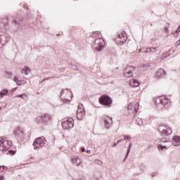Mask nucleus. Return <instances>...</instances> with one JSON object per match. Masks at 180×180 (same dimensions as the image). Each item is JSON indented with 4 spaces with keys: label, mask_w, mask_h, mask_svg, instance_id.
I'll list each match as a JSON object with an SVG mask.
<instances>
[{
    "label": "nucleus",
    "mask_w": 180,
    "mask_h": 180,
    "mask_svg": "<svg viewBox=\"0 0 180 180\" xmlns=\"http://www.w3.org/2000/svg\"><path fill=\"white\" fill-rule=\"evenodd\" d=\"M11 147H12V141L0 137V151L3 153L8 151L11 155H15V151L11 150Z\"/></svg>",
    "instance_id": "1"
},
{
    "label": "nucleus",
    "mask_w": 180,
    "mask_h": 180,
    "mask_svg": "<svg viewBox=\"0 0 180 180\" xmlns=\"http://www.w3.org/2000/svg\"><path fill=\"white\" fill-rule=\"evenodd\" d=\"M155 103L156 108H158L159 109H164L165 108L167 109V108L171 105V101H169L168 98L162 96L156 99Z\"/></svg>",
    "instance_id": "2"
},
{
    "label": "nucleus",
    "mask_w": 180,
    "mask_h": 180,
    "mask_svg": "<svg viewBox=\"0 0 180 180\" xmlns=\"http://www.w3.org/2000/svg\"><path fill=\"white\" fill-rule=\"evenodd\" d=\"M158 130L162 137L172 134V129H171V127L166 124H160L158 126Z\"/></svg>",
    "instance_id": "3"
},
{
    "label": "nucleus",
    "mask_w": 180,
    "mask_h": 180,
    "mask_svg": "<svg viewBox=\"0 0 180 180\" xmlns=\"http://www.w3.org/2000/svg\"><path fill=\"white\" fill-rule=\"evenodd\" d=\"M52 117L49 114H44L42 115H39L35 118V122L38 124H47L50 120H51Z\"/></svg>",
    "instance_id": "4"
},
{
    "label": "nucleus",
    "mask_w": 180,
    "mask_h": 180,
    "mask_svg": "<svg viewBox=\"0 0 180 180\" xmlns=\"http://www.w3.org/2000/svg\"><path fill=\"white\" fill-rule=\"evenodd\" d=\"M60 98L63 102H70L72 98V92L69 89H63L60 92Z\"/></svg>",
    "instance_id": "5"
},
{
    "label": "nucleus",
    "mask_w": 180,
    "mask_h": 180,
    "mask_svg": "<svg viewBox=\"0 0 180 180\" xmlns=\"http://www.w3.org/2000/svg\"><path fill=\"white\" fill-rule=\"evenodd\" d=\"M34 150H40L41 147L46 146V138L40 136L37 138L33 143Z\"/></svg>",
    "instance_id": "6"
},
{
    "label": "nucleus",
    "mask_w": 180,
    "mask_h": 180,
    "mask_svg": "<svg viewBox=\"0 0 180 180\" xmlns=\"http://www.w3.org/2000/svg\"><path fill=\"white\" fill-rule=\"evenodd\" d=\"M9 40H11V36L9 34L0 31V49H2V47H4Z\"/></svg>",
    "instance_id": "7"
},
{
    "label": "nucleus",
    "mask_w": 180,
    "mask_h": 180,
    "mask_svg": "<svg viewBox=\"0 0 180 180\" xmlns=\"http://www.w3.org/2000/svg\"><path fill=\"white\" fill-rule=\"evenodd\" d=\"M99 103L101 105H103L104 106H108V108L110 107L112 105V98L108 95H103L99 98Z\"/></svg>",
    "instance_id": "8"
},
{
    "label": "nucleus",
    "mask_w": 180,
    "mask_h": 180,
    "mask_svg": "<svg viewBox=\"0 0 180 180\" xmlns=\"http://www.w3.org/2000/svg\"><path fill=\"white\" fill-rule=\"evenodd\" d=\"M127 40V34H126V32L122 31L120 34L117 35V37L116 39V44L117 46H123L124 43H126Z\"/></svg>",
    "instance_id": "9"
},
{
    "label": "nucleus",
    "mask_w": 180,
    "mask_h": 180,
    "mask_svg": "<svg viewBox=\"0 0 180 180\" xmlns=\"http://www.w3.org/2000/svg\"><path fill=\"white\" fill-rule=\"evenodd\" d=\"M105 47V41L102 38H97L94 41V48L96 51H102V49Z\"/></svg>",
    "instance_id": "10"
},
{
    "label": "nucleus",
    "mask_w": 180,
    "mask_h": 180,
    "mask_svg": "<svg viewBox=\"0 0 180 180\" xmlns=\"http://www.w3.org/2000/svg\"><path fill=\"white\" fill-rule=\"evenodd\" d=\"M139 111V104H129L128 105V113L131 117H134L136 114Z\"/></svg>",
    "instance_id": "11"
},
{
    "label": "nucleus",
    "mask_w": 180,
    "mask_h": 180,
    "mask_svg": "<svg viewBox=\"0 0 180 180\" xmlns=\"http://www.w3.org/2000/svg\"><path fill=\"white\" fill-rule=\"evenodd\" d=\"M62 126L65 130H70V129H72V127H74V119H67L62 122Z\"/></svg>",
    "instance_id": "12"
},
{
    "label": "nucleus",
    "mask_w": 180,
    "mask_h": 180,
    "mask_svg": "<svg viewBox=\"0 0 180 180\" xmlns=\"http://www.w3.org/2000/svg\"><path fill=\"white\" fill-rule=\"evenodd\" d=\"M135 70H136V68L133 66H128L125 68L123 72L124 77L131 78V77H133V72H134Z\"/></svg>",
    "instance_id": "13"
},
{
    "label": "nucleus",
    "mask_w": 180,
    "mask_h": 180,
    "mask_svg": "<svg viewBox=\"0 0 180 180\" xmlns=\"http://www.w3.org/2000/svg\"><path fill=\"white\" fill-rule=\"evenodd\" d=\"M76 115H77V118L79 120H82V118L84 117V115H85V110L84 109V105L82 104L79 105Z\"/></svg>",
    "instance_id": "14"
},
{
    "label": "nucleus",
    "mask_w": 180,
    "mask_h": 180,
    "mask_svg": "<svg viewBox=\"0 0 180 180\" xmlns=\"http://www.w3.org/2000/svg\"><path fill=\"white\" fill-rule=\"evenodd\" d=\"M14 136H15L17 139H22L25 136V129L21 127H16L14 131Z\"/></svg>",
    "instance_id": "15"
},
{
    "label": "nucleus",
    "mask_w": 180,
    "mask_h": 180,
    "mask_svg": "<svg viewBox=\"0 0 180 180\" xmlns=\"http://www.w3.org/2000/svg\"><path fill=\"white\" fill-rule=\"evenodd\" d=\"M105 127V129H110V127L112 126L113 123V120H112V117L105 116L103 118Z\"/></svg>",
    "instance_id": "16"
},
{
    "label": "nucleus",
    "mask_w": 180,
    "mask_h": 180,
    "mask_svg": "<svg viewBox=\"0 0 180 180\" xmlns=\"http://www.w3.org/2000/svg\"><path fill=\"white\" fill-rule=\"evenodd\" d=\"M166 76H167V72H165V70L162 69H159L157 71L156 75H155L157 78H165Z\"/></svg>",
    "instance_id": "17"
},
{
    "label": "nucleus",
    "mask_w": 180,
    "mask_h": 180,
    "mask_svg": "<svg viewBox=\"0 0 180 180\" xmlns=\"http://www.w3.org/2000/svg\"><path fill=\"white\" fill-rule=\"evenodd\" d=\"M172 145L174 146V147H178L180 146V136H174L172 138Z\"/></svg>",
    "instance_id": "18"
},
{
    "label": "nucleus",
    "mask_w": 180,
    "mask_h": 180,
    "mask_svg": "<svg viewBox=\"0 0 180 180\" xmlns=\"http://www.w3.org/2000/svg\"><path fill=\"white\" fill-rule=\"evenodd\" d=\"M130 86H132V88L137 87L140 85V83L136 79L131 80L129 82Z\"/></svg>",
    "instance_id": "19"
},
{
    "label": "nucleus",
    "mask_w": 180,
    "mask_h": 180,
    "mask_svg": "<svg viewBox=\"0 0 180 180\" xmlns=\"http://www.w3.org/2000/svg\"><path fill=\"white\" fill-rule=\"evenodd\" d=\"M72 162L73 164H75V165H77V167H79V165H81V160H79V158H78L77 157H74L72 158Z\"/></svg>",
    "instance_id": "20"
},
{
    "label": "nucleus",
    "mask_w": 180,
    "mask_h": 180,
    "mask_svg": "<svg viewBox=\"0 0 180 180\" xmlns=\"http://www.w3.org/2000/svg\"><path fill=\"white\" fill-rule=\"evenodd\" d=\"M31 70L28 66H25L24 68L22 69V72L25 73V75H29L31 72Z\"/></svg>",
    "instance_id": "21"
},
{
    "label": "nucleus",
    "mask_w": 180,
    "mask_h": 180,
    "mask_svg": "<svg viewBox=\"0 0 180 180\" xmlns=\"http://www.w3.org/2000/svg\"><path fill=\"white\" fill-rule=\"evenodd\" d=\"M8 92L9 91H8V89H4L1 91H0V99L1 98H4V96H6Z\"/></svg>",
    "instance_id": "22"
},
{
    "label": "nucleus",
    "mask_w": 180,
    "mask_h": 180,
    "mask_svg": "<svg viewBox=\"0 0 180 180\" xmlns=\"http://www.w3.org/2000/svg\"><path fill=\"white\" fill-rule=\"evenodd\" d=\"M16 98H21V99H23L24 101H27L28 99L27 95L26 94L18 95L16 96Z\"/></svg>",
    "instance_id": "23"
},
{
    "label": "nucleus",
    "mask_w": 180,
    "mask_h": 180,
    "mask_svg": "<svg viewBox=\"0 0 180 180\" xmlns=\"http://www.w3.org/2000/svg\"><path fill=\"white\" fill-rule=\"evenodd\" d=\"M131 150V143H129V146H128V148H127V154H126L124 160H127V158L129 157V154H130V150Z\"/></svg>",
    "instance_id": "24"
},
{
    "label": "nucleus",
    "mask_w": 180,
    "mask_h": 180,
    "mask_svg": "<svg viewBox=\"0 0 180 180\" xmlns=\"http://www.w3.org/2000/svg\"><path fill=\"white\" fill-rule=\"evenodd\" d=\"M153 50H157V48H154V47H152V48H147V49L146 50L145 53H154L155 51H153Z\"/></svg>",
    "instance_id": "25"
},
{
    "label": "nucleus",
    "mask_w": 180,
    "mask_h": 180,
    "mask_svg": "<svg viewBox=\"0 0 180 180\" xmlns=\"http://www.w3.org/2000/svg\"><path fill=\"white\" fill-rule=\"evenodd\" d=\"M21 22H22V19L19 20L18 18H16V19L13 20V25H20Z\"/></svg>",
    "instance_id": "26"
},
{
    "label": "nucleus",
    "mask_w": 180,
    "mask_h": 180,
    "mask_svg": "<svg viewBox=\"0 0 180 180\" xmlns=\"http://www.w3.org/2000/svg\"><path fill=\"white\" fill-rule=\"evenodd\" d=\"M139 168L141 171H145L146 169V165L142 163L139 165Z\"/></svg>",
    "instance_id": "27"
},
{
    "label": "nucleus",
    "mask_w": 180,
    "mask_h": 180,
    "mask_svg": "<svg viewBox=\"0 0 180 180\" xmlns=\"http://www.w3.org/2000/svg\"><path fill=\"white\" fill-rule=\"evenodd\" d=\"M136 123L139 126H143V120L140 117L136 119Z\"/></svg>",
    "instance_id": "28"
},
{
    "label": "nucleus",
    "mask_w": 180,
    "mask_h": 180,
    "mask_svg": "<svg viewBox=\"0 0 180 180\" xmlns=\"http://www.w3.org/2000/svg\"><path fill=\"white\" fill-rule=\"evenodd\" d=\"M94 164L101 166L103 163H102V161H101L100 160L96 159V160H94Z\"/></svg>",
    "instance_id": "29"
},
{
    "label": "nucleus",
    "mask_w": 180,
    "mask_h": 180,
    "mask_svg": "<svg viewBox=\"0 0 180 180\" xmlns=\"http://www.w3.org/2000/svg\"><path fill=\"white\" fill-rule=\"evenodd\" d=\"M6 74L7 75V78H12V77H13V73L11 72H6Z\"/></svg>",
    "instance_id": "30"
},
{
    "label": "nucleus",
    "mask_w": 180,
    "mask_h": 180,
    "mask_svg": "<svg viewBox=\"0 0 180 180\" xmlns=\"http://www.w3.org/2000/svg\"><path fill=\"white\" fill-rule=\"evenodd\" d=\"M124 140H125V141H130V140H131V137H130V136H124Z\"/></svg>",
    "instance_id": "31"
},
{
    "label": "nucleus",
    "mask_w": 180,
    "mask_h": 180,
    "mask_svg": "<svg viewBox=\"0 0 180 180\" xmlns=\"http://www.w3.org/2000/svg\"><path fill=\"white\" fill-rule=\"evenodd\" d=\"M158 148H159V150H164V149L167 148V146H162V145H158Z\"/></svg>",
    "instance_id": "32"
},
{
    "label": "nucleus",
    "mask_w": 180,
    "mask_h": 180,
    "mask_svg": "<svg viewBox=\"0 0 180 180\" xmlns=\"http://www.w3.org/2000/svg\"><path fill=\"white\" fill-rule=\"evenodd\" d=\"M95 34H99V32H94L92 34H91V37H96V35Z\"/></svg>",
    "instance_id": "33"
},
{
    "label": "nucleus",
    "mask_w": 180,
    "mask_h": 180,
    "mask_svg": "<svg viewBox=\"0 0 180 180\" xmlns=\"http://www.w3.org/2000/svg\"><path fill=\"white\" fill-rule=\"evenodd\" d=\"M0 20H1V22H2V23H6V22H8V18L3 19V20H1V19L0 18Z\"/></svg>",
    "instance_id": "34"
},
{
    "label": "nucleus",
    "mask_w": 180,
    "mask_h": 180,
    "mask_svg": "<svg viewBox=\"0 0 180 180\" xmlns=\"http://www.w3.org/2000/svg\"><path fill=\"white\" fill-rule=\"evenodd\" d=\"M165 33H169V30H168V27H165V29H164Z\"/></svg>",
    "instance_id": "35"
},
{
    "label": "nucleus",
    "mask_w": 180,
    "mask_h": 180,
    "mask_svg": "<svg viewBox=\"0 0 180 180\" xmlns=\"http://www.w3.org/2000/svg\"><path fill=\"white\" fill-rule=\"evenodd\" d=\"M16 84L20 86H22V82L20 80H18Z\"/></svg>",
    "instance_id": "36"
},
{
    "label": "nucleus",
    "mask_w": 180,
    "mask_h": 180,
    "mask_svg": "<svg viewBox=\"0 0 180 180\" xmlns=\"http://www.w3.org/2000/svg\"><path fill=\"white\" fill-rule=\"evenodd\" d=\"M13 81H14V82H16V83H17V82H18V81H19V79H18V77H14V78H13Z\"/></svg>",
    "instance_id": "37"
},
{
    "label": "nucleus",
    "mask_w": 180,
    "mask_h": 180,
    "mask_svg": "<svg viewBox=\"0 0 180 180\" xmlns=\"http://www.w3.org/2000/svg\"><path fill=\"white\" fill-rule=\"evenodd\" d=\"M20 82H21V84H22V85H25V84H26V80H20Z\"/></svg>",
    "instance_id": "38"
},
{
    "label": "nucleus",
    "mask_w": 180,
    "mask_h": 180,
    "mask_svg": "<svg viewBox=\"0 0 180 180\" xmlns=\"http://www.w3.org/2000/svg\"><path fill=\"white\" fill-rule=\"evenodd\" d=\"M165 139H160V143H165Z\"/></svg>",
    "instance_id": "39"
},
{
    "label": "nucleus",
    "mask_w": 180,
    "mask_h": 180,
    "mask_svg": "<svg viewBox=\"0 0 180 180\" xmlns=\"http://www.w3.org/2000/svg\"><path fill=\"white\" fill-rule=\"evenodd\" d=\"M0 180H5V176L0 175Z\"/></svg>",
    "instance_id": "40"
},
{
    "label": "nucleus",
    "mask_w": 180,
    "mask_h": 180,
    "mask_svg": "<svg viewBox=\"0 0 180 180\" xmlns=\"http://www.w3.org/2000/svg\"><path fill=\"white\" fill-rule=\"evenodd\" d=\"M51 77H49V78H46V79H44L42 80V82H44V81H49V79H51Z\"/></svg>",
    "instance_id": "41"
},
{
    "label": "nucleus",
    "mask_w": 180,
    "mask_h": 180,
    "mask_svg": "<svg viewBox=\"0 0 180 180\" xmlns=\"http://www.w3.org/2000/svg\"><path fill=\"white\" fill-rule=\"evenodd\" d=\"M81 150H82V153H85V148H84V147H82V148H81Z\"/></svg>",
    "instance_id": "42"
},
{
    "label": "nucleus",
    "mask_w": 180,
    "mask_h": 180,
    "mask_svg": "<svg viewBox=\"0 0 180 180\" xmlns=\"http://www.w3.org/2000/svg\"><path fill=\"white\" fill-rule=\"evenodd\" d=\"M179 45H180V41L179 40L176 42V46H179Z\"/></svg>",
    "instance_id": "43"
},
{
    "label": "nucleus",
    "mask_w": 180,
    "mask_h": 180,
    "mask_svg": "<svg viewBox=\"0 0 180 180\" xmlns=\"http://www.w3.org/2000/svg\"><path fill=\"white\" fill-rule=\"evenodd\" d=\"M117 146V143H114L112 145V147H116Z\"/></svg>",
    "instance_id": "44"
},
{
    "label": "nucleus",
    "mask_w": 180,
    "mask_h": 180,
    "mask_svg": "<svg viewBox=\"0 0 180 180\" xmlns=\"http://www.w3.org/2000/svg\"><path fill=\"white\" fill-rule=\"evenodd\" d=\"M122 139H120V140H117V144H119V143H122Z\"/></svg>",
    "instance_id": "45"
},
{
    "label": "nucleus",
    "mask_w": 180,
    "mask_h": 180,
    "mask_svg": "<svg viewBox=\"0 0 180 180\" xmlns=\"http://www.w3.org/2000/svg\"><path fill=\"white\" fill-rule=\"evenodd\" d=\"M1 168H3V169H8V167H6V166H1Z\"/></svg>",
    "instance_id": "46"
},
{
    "label": "nucleus",
    "mask_w": 180,
    "mask_h": 180,
    "mask_svg": "<svg viewBox=\"0 0 180 180\" xmlns=\"http://www.w3.org/2000/svg\"><path fill=\"white\" fill-rule=\"evenodd\" d=\"M86 153H87L88 154H91V150H87Z\"/></svg>",
    "instance_id": "47"
},
{
    "label": "nucleus",
    "mask_w": 180,
    "mask_h": 180,
    "mask_svg": "<svg viewBox=\"0 0 180 180\" xmlns=\"http://www.w3.org/2000/svg\"><path fill=\"white\" fill-rule=\"evenodd\" d=\"M153 51H154V53H155V49H153Z\"/></svg>",
    "instance_id": "48"
},
{
    "label": "nucleus",
    "mask_w": 180,
    "mask_h": 180,
    "mask_svg": "<svg viewBox=\"0 0 180 180\" xmlns=\"http://www.w3.org/2000/svg\"><path fill=\"white\" fill-rule=\"evenodd\" d=\"M2 110V108L0 107V110Z\"/></svg>",
    "instance_id": "49"
},
{
    "label": "nucleus",
    "mask_w": 180,
    "mask_h": 180,
    "mask_svg": "<svg viewBox=\"0 0 180 180\" xmlns=\"http://www.w3.org/2000/svg\"><path fill=\"white\" fill-rule=\"evenodd\" d=\"M150 26H153V24H150Z\"/></svg>",
    "instance_id": "50"
}]
</instances>
